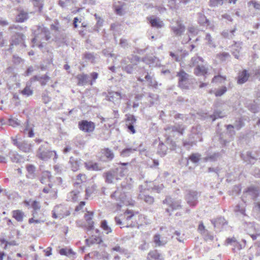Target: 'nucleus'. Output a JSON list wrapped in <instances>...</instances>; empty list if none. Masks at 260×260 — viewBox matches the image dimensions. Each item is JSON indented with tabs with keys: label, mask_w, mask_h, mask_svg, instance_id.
I'll list each match as a JSON object with an SVG mask.
<instances>
[{
	"label": "nucleus",
	"mask_w": 260,
	"mask_h": 260,
	"mask_svg": "<svg viewBox=\"0 0 260 260\" xmlns=\"http://www.w3.org/2000/svg\"><path fill=\"white\" fill-rule=\"evenodd\" d=\"M54 154V158H57L55 151H52L50 144L47 142H45L38 149L36 152V156L40 159L46 161L50 159Z\"/></svg>",
	"instance_id": "obj_1"
},
{
	"label": "nucleus",
	"mask_w": 260,
	"mask_h": 260,
	"mask_svg": "<svg viewBox=\"0 0 260 260\" xmlns=\"http://www.w3.org/2000/svg\"><path fill=\"white\" fill-rule=\"evenodd\" d=\"M34 35L35 37L31 40L34 44L38 40L48 41L51 38L50 30L43 26H38L37 29L35 31Z\"/></svg>",
	"instance_id": "obj_2"
},
{
	"label": "nucleus",
	"mask_w": 260,
	"mask_h": 260,
	"mask_svg": "<svg viewBox=\"0 0 260 260\" xmlns=\"http://www.w3.org/2000/svg\"><path fill=\"white\" fill-rule=\"evenodd\" d=\"M12 143L20 150L25 153H29L32 152L33 145L28 141H18L16 138L12 137L11 138Z\"/></svg>",
	"instance_id": "obj_3"
},
{
	"label": "nucleus",
	"mask_w": 260,
	"mask_h": 260,
	"mask_svg": "<svg viewBox=\"0 0 260 260\" xmlns=\"http://www.w3.org/2000/svg\"><path fill=\"white\" fill-rule=\"evenodd\" d=\"M162 203L167 204L170 207V209L169 208L165 209V211L169 216L171 215L172 212L173 210L180 209L181 207V201L180 200H175L169 196L166 197V199L162 201Z\"/></svg>",
	"instance_id": "obj_4"
},
{
	"label": "nucleus",
	"mask_w": 260,
	"mask_h": 260,
	"mask_svg": "<svg viewBox=\"0 0 260 260\" xmlns=\"http://www.w3.org/2000/svg\"><path fill=\"white\" fill-rule=\"evenodd\" d=\"M200 192L193 190H186L185 199L187 204L191 208L195 207L198 204V198L200 196Z\"/></svg>",
	"instance_id": "obj_5"
},
{
	"label": "nucleus",
	"mask_w": 260,
	"mask_h": 260,
	"mask_svg": "<svg viewBox=\"0 0 260 260\" xmlns=\"http://www.w3.org/2000/svg\"><path fill=\"white\" fill-rule=\"evenodd\" d=\"M225 126L226 127V132L221 133L219 135V139L221 143L224 145L232 141L236 134V132L234 129L235 128L234 125L229 124L226 125Z\"/></svg>",
	"instance_id": "obj_6"
},
{
	"label": "nucleus",
	"mask_w": 260,
	"mask_h": 260,
	"mask_svg": "<svg viewBox=\"0 0 260 260\" xmlns=\"http://www.w3.org/2000/svg\"><path fill=\"white\" fill-rule=\"evenodd\" d=\"M176 76L178 78V87L183 89H189V75L181 69L177 72Z\"/></svg>",
	"instance_id": "obj_7"
},
{
	"label": "nucleus",
	"mask_w": 260,
	"mask_h": 260,
	"mask_svg": "<svg viewBox=\"0 0 260 260\" xmlns=\"http://www.w3.org/2000/svg\"><path fill=\"white\" fill-rule=\"evenodd\" d=\"M52 217L54 218H62L70 215V212L64 206L62 205H56L52 211Z\"/></svg>",
	"instance_id": "obj_8"
},
{
	"label": "nucleus",
	"mask_w": 260,
	"mask_h": 260,
	"mask_svg": "<svg viewBox=\"0 0 260 260\" xmlns=\"http://www.w3.org/2000/svg\"><path fill=\"white\" fill-rule=\"evenodd\" d=\"M24 40L25 36L23 34L20 32L15 33L11 36L10 46L8 50L9 51L11 50L13 45H22L23 46L26 47L24 43Z\"/></svg>",
	"instance_id": "obj_9"
},
{
	"label": "nucleus",
	"mask_w": 260,
	"mask_h": 260,
	"mask_svg": "<svg viewBox=\"0 0 260 260\" xmlns=\"http://www.w3.org/2000/svg\"><path fill=\"white\" fill-rule=\"evenodd\" d=\"M129 165L128 162H120L116 168L112 169L114 172L116 180L120 179L127 173L128 170L126 166Z\"/></svg>",
	"instance_id": "obj_10"
},
{
	"label": "nucleus",
	"mask_w": 260,
	"mask_h": 260,
	"mask_svg": "<svg viewBox=\"0 0 260 260\" xmlns=\"http://www.w3.org/2000/svg\"><path fill=\"white\" fill-rule=\"evenodd\" d=\"M79 128L85 133H91L95 129V125L92 121H88L86 120H82L78 123Z\"/></svg>",
	"instance_id": "obj_11"
},
{
	"label": "nucleus",
	"mask_w": 260,
	"mask_h": 260,
	"mask_svg": "<svg viewBox=\"0 0 260 260\" xmlns=\"http://www.w3.org/2000/svg\"><path fill=\"white\" fill-rule=\"evenodd\" d=\"M125 116L126 125L127 127L128 132L133 134H135L136 130L135 129V125L136 124L137 121V119L135 116L132 114H126L125 115Z\"/></svg>",
	"instance_id": "obj_12"
},
{
	"label": "nucleus",
	"mask_w": 260,
	"mask_h": 260,
	"mask_svg": "<svg viewBox=\"0 0 260 260\" xmlns=\"http://www.w3.org/2000/svg\"><path fill=\"white\" fill-rule=\"evenodd\" d=\"M171 29L175 36H181L185 30V26L180 20H177L175 25L172 26Z\"/></svg>",
	"instance_id": "obj_13"
},
{
	"label": "nucleus",
	"mask_w": 260,
	"mask_h": 260,
	"mask_svg": "<svg viewBox=\"0 0 260 260\" xmlns=\"http://www.w3.org/2000/svg\"><path fill=\"white\" fill-rule=\"evenodd\" d=\"M258 194L259 190L257 187L254 186H250L243 192L244 197L248 198L253 200H255Z\"/></svg>",
	"instance_id": "obj_14"
},
{
	"label": "nucleus",
	"mask_w": 260,
	"mask_h": 260,
	"mask_svg": "<svg viewBox=\"0 0 260 260\" xmlns=\"http://www.w3.org/2000/svg\"><path fill=\"white\" fill-rule=\"evenodd\" d=\"M224 245L225 246H228L229 245L233 246V248L232 250L234 252L236 250H240L243 248L242 244L237 240L235 237L228 238L224 242Z\"/></svg>",
	"instance_id": "obj_15"
},
{
	"label": "nucleus",
	"mask_w": 260,
	"mask_h": 260,
	"mask_svg": "<svg viewBox=\"0 0 260 260\" xmlns=\"http://www.w3.org/2000/svg\"><path fill=\"white\" fill-rule=\"evenodd\" d=\"M198 22L200 26L204 27L209 26L210 29L213 28V25L210 23V21L206 18L205 15L201 13H198Z\"/></svg>",
	"instance_id": "obj_16"
},
{
	"label": "nucleus",
	"mask_w": 260,
	"mask_h": 260,
	"mask_svg": "<svg viewBox=\"0 0 260 260\" xmlns=\"http://www.w3.org/2000/svg\"><path fill=\"white\" fill-rule=\"evenodd\" d=\"M124 96V94L122 95L120 92L111 91L108 93V98L109 101L112 102L114 104H119L121 99Z\"/></svg>",
	"instance_id": "obj_17"
},
{
	"label": "nucleus",
	"mask_w": 260,
	"mask_h": 260,
	"mask_svg": "<svg viewBox=\"0 0 260 260\" xmlns=\"http://www.w3.org/2000/svg\"><path fill=\"white\" fill-rule=\"evenodd\" d=\"M188 139L192 142L195 145L198 141H202V138L201 137V134L197 131L196 128L192 127L191 131V133L188 136Z\"/></svg>",
	"instance_id": "obj_18"
},
{
	"label": "nucleus",
	"mask_w": 260,
	"mask_h": 260,
	"mask_svg": "<svg viewBox=\"0 0 260 260\" xmlns=\"http://www.w3.org/2000/svg\"><path fill=\"white\" fill-rule=\"evenodd\" d=\"M210 221L214 228L217 229L223 227L224 226L226 225L228 223V222L222 216H219L216 218L212 219Z\"/></svg>",
	"instance_id": "obj_19"
},
{
	"label": "nucleus",
	"mask_w": 260,
	"mask_h": 260,
	"mask_svg": "<svg viewBox=\"0 0 260 260\" xmlns=\"http://www.w3.org/2000/svg\"><path fill=\"white\" fill-rule=\"evenodd\" d=\"M149 20V23L153 27L160 28L163 27L165 25L164 23L160 20V18L156 17L154 16H150L147 18Z\"/></svg>",
	"instance_id": "obj_20"
},
{
	"label": "nucleus",
	"mask_w": 260,
	"mask_h": 260,
	"mask_svg": "<svg viewBox=\"0 0 260 260\" xmlns=\"http://www.w3.org/2000/svg\"><path fill=\"white\" fill-rule=\"evenodd\" d=\"M103 177L105 179V182L108 184H112L113 183V180L116 179V176L113 171L110 170L103 173Z\"/></svg>",
	"instance_id": "obj_21"
},
{
	"label": "nucleus",
	"mask_w": 260,
	"mask_h": 260,
	"mask_svg": "<svg viewBox=\"0 0 260 260\" xmlns=\"http://www.w3.org/2000/svg\"><path fill=\"white\" fill-rule=\"evenodd\" d=\"M138 197L140 200L144 201L148 205H152L154 202V198L152 196L146 194L144 191H141Z\"/></svg>",
	"instance_id": "obj_22"
},
{
	"label": "nucleus",
	"mask_w": 260,
	"mask_h": 260,
	"mask_svg": "<svg viewBox=\"0 0 260 260\" xmlns=\"http://www.w3.org/2000/svg\"><path fill=\"white\" fill-rule=\"evenodd\" d=\"M117 191L116 190L111 194L110 197L112 199H115L116 201H119L120 202L117 203L116 206L121 207L122 204H125V196L124 194H121L118 198H117Z\"/></svg>",
	"instance_id": "obj_23"
},
{
	"label": "nucleus",
	"mask_w": 260,
	"mask_h": 260,
	"mask_svg": "<svg viewBox=\"0 0 260 260\" xmlns=\"http://www.w3.org/2000/svg\"><path fill=\"white\" fill-rule=\"evenodd\" d=\"M208 73V69L203 64L197 66L194 69V74L198 76H205Z\"/></svg>",
	"instance_id": "obj_24"
},
{
	"label": "nucleus",
	"mask_w": 260,
	"mask_h": 260,
	"mask_svg": "<svg viewBox=\"0 0 260 260\" xmlns=\"http://www.w3.org/2000/svg\"><path fill=\"white\" fill-rule=\"evenodd\" d=\"M249 77V74L247 72V71L244 70L242 72L239 73L238 83L242 84L247 82Z\"/></svg>",
	"instance_id": "obj_25"
},
{
	"label": "nucleus",
	"mask_w": 260,
	"mask_h": 260,
	"mask_svg": "<svg viewBox=\"0 0 260 260\" xmlns=\"http://www.w3.org/2000/svg\"><path fill=\"white\" fill-rule=\"evenodd\" d=\"M244 230L248 234L255 233V228L253 222L244 221L242 223Z\"/></svg>",
	"instance_id": "obj_26"
},
{
	"label": "nucleus",
	"mask_w": 260,
	"mask_h": 260,
	"mask_svg": "<svg viewBox=\"0 0 260 260\" xmlns=\"http://www.w3.org/2000/svg\"><path fill=\"white\" fill-rule=\"evenodd\" d=\"M26 169L28 173V174L26 175V177L27 178L32 179L36 178V167L34 165L32 164H28L26 166Z\"/></svg>",
	"instance_id": "obj_27"
},
{
	"label": "nucleus",
	"mask_w": 260,
	"mask_h": 260,
	"mask_svg": "<svg viewBox=\"0 0 260 260\" xmlns=\"http://www.w3.org/2000/svg\"><path fill=\"white\" fill-rule=\"evenodd\" d=\"M168 147L162 142L160 141L157 147V153L161 157L167 154Z\"/></svg>",
	"instance_id": "obj_28"
},
{
	"label": "nucleus",
	"mask_w": 260,
	"mask_h": 260,
	"mask_svg": "<svg viewBox=\"0 0 260 260\" xmlns=\"http://www.w3.org/2000/svg\"><path fill=\"white\" fill-rule=\"evenodd\" d=\"M165 137L166 138L165 142L169 146V149L171 150H175L177 147L176 142L173 140L169 134H165Z\"/></svg>",
	"instance_id": "obj_29"
},
{
	"label": "nucleus",
	"mask_w": 260,
	"mask_h": 260,
	"mask_svg": "<svg viewBox=\"0 0 260 260\" xmlns=\"http://www.w3.org/2000/svg\"><path fill=\"white\" fill-rule=\"evenodd\" d=\"M12 216L18 222H22L25 216L24 213L20 210H16L12 211Z\"/></svg>",
	"instance_id": "obj_30"
},
{
	"label": "nucleus",
	"mask_w": 260,
	"mask_h": 260,
	"mask_svg": "<svg viewBox=\"0 0 260 260\" xmlns=\"http://www.w3.org/2000/svg\"><path fill=\"white\" fill-rule=\"evenodd\" d=\"M241 44V42H236L235 44L232 46L233 49V51H232V54L237 59H239L240 56V52L242 48Z\"/></svg>",
	"instance_id": "obj_31"
},
{
	"label": "nucleus",
	"mask_w": 260,
	"mask_h": 260,
	"mask_svg": "<svg viewBox=\"0 0 260 260\" xmlns=\"http://www.w3.org/2000/svg\"><path fill=\"white\" fill-rule=\"evenodd\" d=\"M81 159L77 160L75 159L74 157L71 156L70 158L69 163L71 165V169L74 172L77 171L79 168L80 166V161Z\"/></svg>",
	"instance_id": "obj_32"
},
{
	"label": "nucleus",
	"mask_w": 260,
	"mask_h": 260,
	"mask_svg": "<svg viewBox=\"0 0 260 260\" xmlns=\"http://www.w3.org/2000/svg\"><path fill=\"white\" fill-rule=\"evenodd\" d=\"M86 245L90 246L94 244H100L102 242L101 238L100 237L92 236L85 240Z\"/></svg>",
	"instance_id": "obj_33"
},
{
	"label": "nucleus",
	"mask_w": 260,
	"mask_h": 260,
	"mask_svg": "<svg viewBox=\"0 0 260 260\" xmlns=\"http://www.w3.org/2000/svg\"><path fill=\"white\" fill-rule=\"evenodd\" d=\"M153 241L157 246H164L167 243V241L164 238L161 239L160 235L158 234H155L153 237Z\"/></svg>",
	"instance_id": "obj_34"
},
{
	"label": "nucleus",
	"mask_w": 260,
	"mask_h": 260,
	"mask_svg": "<svg viewBox=\"0 0 260 260\" xmlns=\"http://www.w3.org/2000/svg\"><path fill=\"white\" fill-rule=\"evenodd\" d=\"M51 177L52 176L50 172L44 171L42 172L41 176L39 178V180L42 184H44L46 183V180L47 179L50 182Z\"/></svg>",
	"instance_id": "obj_35"
},
{
	"label": "nucleus",
	"mask_w": 260,
	"mask_h": 260,
	"mask_svg": "<svg viewBox=\"0 0 260 260\" xmlns=\"http://www.w3.org/2000/svg\"><path fill=\"white\" fill-rule=\"evenodd\" d=\"M92 212H88L87 214H85L84 215V218L88 223V230H91L93 228L94 222L92 221Z\"/></svg>",
	"instance_id": "obj_36"
},
{
	"label": "nucleus",
	"mask_w": 260,
	"mask_h": 260,
	"mask_svg": "<svg viewBox=\"0 0 260 260\" xmlns=\"http://www.w3.org/2000/svg\"><path fill=\"white\" fill-rule=\"evenodd\" d=\"M8 156L13 162L18 163L20 161L21 159V155L16 151H10L9 152Z\"/></svg>",
	"instance_id": "obj_37"
},
{
	"label": "nucleus",
	"mask_w": 260,
	"mask_h": 260,
	"mask_svg": "<svg viewBox=\"0 0 260 260\" xmlns=\"http://www.w3.org/2000/svg\"><path fill=\"white\" fill-rule=\"evenodd\" d=\"M137 151V148L128 147L123 149L120 153L121 156L123 157H128Z\"/></svg>",
	"instance_id": "obj_38"
},
{
	"label": "nucleus",
	"mask_w": 260,
	"mask_h": 260,
	"mask_svg": "<svg viewBox=\"0 0 260 260\" xmlns=\"http://www.w3.org/2000/svg\"><path fill=\"white\" fill-rule=\"evenodd\" d=\"M85 167L88 170L92 171H101L102 168L99 166V165L96 162H85Z\"/></svg>",
	"instance_id": "obj_39"
},
{
	"label": "nucleus",
	"mask_w": 260,
	"mask_h": 260,
	"mask_svg": "<svg viewBox=\"0 0 260 260\" xmlns=\"http://www.w3.org/2000/svg\"><path fill=\"white\" fill-rule=\"evenodd\" d=\"M204 59L199 56H194L191 58L190 62H189V66L190 67H197V66L200 65V62H201L202 63L204 62Z\"/></svg>",
	"instance_id": "obj_40"
},
{
	"label": "nucleus",
	"mask_w": 260,
	"mask_h": 260,
	"mask_svg": "<svg viewBox=\"0 0 260 260\" xmlns=\"http://www.w3.org/2000/svg\"><path fill=\"white\" fill-rule=\"evenodd\" d=\"M237 28L236 26H235L232 30H231L230 31L228 30H223L221 33V35L224 38L229 39H232L235 36L234 33L235 32Z\"/></svg>",
	"instance_id": "obj_41"
},
{
	"label": "nucleus",
	"mask_w": 260,
	"mask_h": 260,
	"mask_svg": "<svg viewBox=\"0 0 260 260\" xmlns=\"http://www.w3.org/2000/svg\"><path fill=\"white\" fill-rule=\"evenodd\" d=\"M28 18L27 13L21 11L16 17V21L17 22H23Z\"/></svg>",
	"instance_id": "obj_42"
},
{
	"label": "nucleus",
	"mask_w": 260,
	"mask_h": 260,
	"mask_svg": "<svg viewBox=\"0 0 260 260\" xmlns=\"http://www.w3.org/2000/svg\"><path fill=\"white\" fill-rule=\"evenodd\" d=\"M59 253L60 255H66L67 256L73 257H74V256L76 254V253L74 252L72 249H68L67 248L60 249L59 250Z\"/></svg>",
	"instance_id": "obj_43"
},
{
	"label": "nucleus",
	"mask_w": 260,
	"mask_h": 260,
	"mask_svg": "<svg viewBox=\"0 0 260 260\" xmlns=\"http://www.w3.org/2000/svg\"><path fill=\"white\" fill-rule=\"evenodd\" d=\"M225 116V115L220 110H215L213 114L210 115V118L212 121H215L217 118H221Z\"/></svg>",
	"instance_id": "obj_44"
},
{
	"label": "nucleus",
	"mask_w": 260,
	"mask_h": 260,
	"mask_svg": "<svg viewBox=\"0 0 260 260\" xmlns=\"http://www.w3.org/2000/svg\"><path fill=\"white\" fill-rule=\"evenodd\" d=\"M103 154L107 158V161H111L114 157V153L109 148H105L103 150Z\"/></svg>",
	"instance_id": "obj_45"
},
{
	"label": "nucleus",
	"mask_w": 260,
	"mask_h": 260,
	"mask_svg": "<svg viewBox=\"0 0 260 260\" xmlns=\"http://www.w3.org/2000/svg\"><path fill=\"white\" fill-rule=\"evenodd\" d=\"M77 78L78 80V84L79 85H84L88 83V77L86 74H80L78 75L77 77Z\"/></svg>",
	"instance_id": "obj_46"
},
{
	"label": "nucleus",
	"mask_w": 260,
	"mask_h": 260,
	"mask_svg": "<svg viewBox=\"0 0 260 260\" xmlns=\"http://www.w3.org/2000/svg\"><path fill=\"white\" fill-rule=\"evenodd\" d=\"M34 6L39 12H41L43 6L44 0H30Z\"/></svg>",
	"instance_id": "obj_47"
},
{
	"label": "nucleus",
	"mask_w": 260,
	"mask_h": 260,
	"mask_svg": "<svg viewBox=\"0 0 260 260\" xmlns=\"http://www.w3.org/2000/svg\"><path fill=\"white\" fill-rule=\"evenodd\" d=\"M22 95L29 96L33 94V90L30 88V85L26 84L24 88L20 92Z\"/></svg>",
	"instance_id": "obj_48"
},
{
	"label": "nucleus",
	"mask_w": 260,
	"mask_h": 260,
	"mask_svg": "<svg viewBox=\"0 0 260 260\" xmlns=\"http://www.w3.org/2000/svg\"><path fill=\"white\" fill-rule=\"evenodd\" d=\"M8 124L13 127H15L21 124V121L16 117H11L8 119Z\"/></svg>",
	"instance_id": "obj_49"
},
{
	"label": "nucleus",
	"mask_w": 260,
	"mask_h": 260,
	"mask_svg": "<svg viewBox=\"0 0 260 260\" xmlns=\"http://www.w3.org/2000/svg\"><path fill=\"white\" fill-rule=\"evenodd\" d=\"M148 101L150 102V106L153 105L158 100V95L151 93H148Z\"/></svg>",
	"instance_id": "obj_50"
},
{
	"label": "nucleus",
	"mask_w": 260,
	"mask_h": 260,
	"mask_svg": "<svg viewBox=\"0 0 260 260\" xmlns=\"http://www.w3.org/2000/svg\"><path fill=\"white\" fill-rule=\"evenodd\" d=\"M241 158L245 161H248V164H251L250 159L256 160V158L252 155V153L250 151H247L246 152V157L244 156L243 154H241Z\"/></svg>",
	"instance_id": "obj_51"
},
{
	"label": "nucleus",
	"mask_w": 260,
	"mask_h": 260,
	"mask_svg": "<svg viewBox=\"0 0 260 260\" xmlns=\"http://www.w3.org/2000/svg\"><path fill=\"white\" fill-rule=\"evenodd\" d=\"M201 155L198 153H192L188 159L193 163H198L201 159Z\"/></svg>",
	"instance_id": "obj_52"
},
{
	"label": "nucleus",
	"mask_w": 260,
	"mask_h": 260,
	"mask_svg": "<svg viewBox=\"0 0 260 260\" xmlns=\"http://www.w3.org/2000/svg\"><path fill=\"white\" fill-rule=\"evenodd\" d=\"M83 58L93 63L95 60V57L93 53L86 52L83 54Z\"/></svg>",
	"instance_id": "obj_53"
},
{
	"label": "nucleus",
	"mask_w": 260,
	"mask_h": 260,
	"mask_svg": "<svg viewBox=\"0 0 260 260\" xmlns=\"http://www.w3.org/2000/svg\"><path fill=\"white\" fill-rule=\"evenodd\" d=\"M101 226L102 229L106 232L107 234L112 232V229L108 225L107 221L106 220L102 221Z\"/></svg>",
	"instance_id": "obj_54"
},
{
	"label": "nucleus",
	"mask_w": 260,
	"mask_h": 260,
	"mask_svg": "<svg viewBox=\"0 0 260 260\" xmlns=\"http://www.w3.org/2000/svg\"><path fill=\"white\" fill-rule=\"evenodd\" d=\"M120 187L122 190L125 192L126 191L131 190L132 188V185L128 183L127 181H123L121 182Z\"/></svg>",
	"instance_id": "obj_55"
},
{
	"label": "nucleus",
	"mask_w": 260,
	"mask_h": 260,
	"mask_svg": "<svg viewBox=\"0 0 260 260\" xmlns=\"http://www.w3.org/2000/svg\"><path fill=\"white\" fill-rule=\"evenodd\" d=\"M127 58L132 64H133L134 66L136 65L137 63L139 62L140 60V57L136 55H132L130 56H128Z\"/></svg>",
	"instance_id": "obj_56"
},
{
	"label": "nucleus",
	"mask_w": 260,
	"mask_h": 260,
	"mask_svg": "<svg viewBox=\"0 0 260 260\" xmlns=\"http://www.w3.org/2000/svg\"><path fill=\"white\" fill-rule=\"evenodd\" d=\"M97 22L96 23V25L94 26V27L92 28V30H89V31L91 32L92 31H99V29L100 27H101L103 24V20L101 17H98V19L96 20Z\"/></svg>",
	"instance_id": "obj_57"
},
{
	"label": "nucleus",
	"mask_w": 260,
	"mask_h": 260,
	"mask_svg": "<svg viewBox=\"0 0 260 260\" xmlns=\"http://www.w3.org/2000/svg\"><path fill=\"white\" fill-rule=\"evenodd\" d=\"M205 40L207 41V44L211 47L215 48L216 45L210 34L207 33L206 35Z\"/></svg>",
	"instance_id": "obj_58"
},
{
	"label": "nucleus",
	"mask_w": 260,
	"mask_h": 260,
	"mask_svg": "<svg viewBox=\"0 0 260 260\" xmlns=\"http://www.w3.org/2000/svg\"><path fill=\"white\" fill-rule=\"evenodd\" d=\"M180 124L172 126H168L165 128V130L166 131H168L169 134H170V132H177L179 130V127H180Z\"/></svg>",
	"instance_id": "obj_59"
},
{
	"label": "nucleus",
	"mask_w": 260,
	"mask_h": 260,
	"mask_svg": "<svg viewBox=\"0 0 260 260\" xmlns=\"http://www.w3.org/2000/svg\"><path fill=\"white\" fill-rule=\"evenodd\" d=\"M225 80H226V77L225 76H221V75H217V76H215L213 78V79L212 80V82L222 83Z\"/></svg>",
	"instance_id": "obj_60"
},
{
	"label": "nucleus",
	"mask_w": 260,
	"mask_h": 260,
	"mask_svg": "<svg viewBox=\"0 0 260 260\" xmlns=\"http://www.w3.org/2000/svg\"><path fill=\"white\" fill-rule=\"evenodd\" d=\"M49 80L50 77L46 74L44 76H41L39 82L42 86H45Z\"/></svg>",
	"instance_id": "obj_61"
},
{
	"label": "nucleus",
	"mask_w": 260,
	"mask_h": 260,
	"mask_svg": "<svg viewBox=\"0 0 260 260\" xmlns=\"http://www.w3.org/2000/svg\"><path fill=\"white\" fill-rule=\"evenodd\" d=\"M134 65L132 64H127L122 68L123 70L127 74H132L134 71Z\"/></svg>",
	"instance_id": "obj_62"
},
{
	"label": "nucleus",
	"mask_w": 260,
	"mask_h": 260,
	"mask_svg": "<svg viewBox=\"0 0 260 260\" xmlns=\"http://www.w3.org/2000/svg\"><path fill=\"white\" fill-rule=\"evenodd\" d=\"M183 146L186 149H189L193 145H195L192 141H190L188 139L183 140L182 141Z\"/></svg>",
	"instance_id": "obj_63"
},
{
	"label": "nucleus",
	"mask_w": 260,
	"mask_h": 260,
	"mask_svg": "<svg viewBox=\"0 0 260 260\" xmlns=\"http://www.w3.org/2000/svg\"><path fill=\"white\" fill-rule=\"evenodd\" d=\"M227 90L226 86H222L221 88L217 89L215 92L216 96H220L222 95Z\"/></svg>",
	"instance_id": "obj_64"
}]
</instances>
